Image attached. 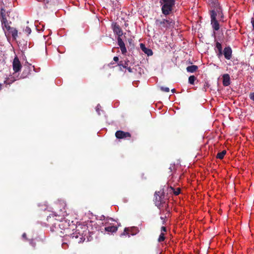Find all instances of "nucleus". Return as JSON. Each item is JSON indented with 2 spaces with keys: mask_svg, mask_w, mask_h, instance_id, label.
Masks as SVG:
<instances>
[{
  "mask_svg": "<svg viewBox=\"0 0 254 254\" xmlns=\"http://www.w3.org/2000/svg\"><path fill=\"white\" fill-rule=\"evenodd\" d=\"M165 189L164 187L159 191H156L154 193V202L155 205L159 209H161L165 207L167 212H169L168 205L167 204L168 198L165 195Z\"/></svg>",
  "mask_w": 254,
  "mask_h": 254,
  "instance_id": "nucleus-1",
  "label": "nucleus"
},
{
  "mask_svg": "<svg viewBox=\"0 0 254 254\" xmlns=\"http://www.w3.org/2000/svg\"><path fill=\"white\" fill-rule=\"evenodd\" d=\"M54 213L51 215L52 216L50 215L48 217L47 220L48 222H53L54 216L58 217V219L59 220L63 219L67 215L65 210V205L62 203L57 204Z\"/></svg>",
  "mask_w": 254,
  "mask_h": 254,
  "instance_id": "nucleus-2",
  "label": "nucleus"
},
{
  "mask_svg": "<svg viewBox=\"0 0 254 254\" xmlns=\"http://www.w3.org/2000/svg\"><path fill=\"white\" fill-rule=\"evenodd\" d=\"M57 222H55L52 224V226L54 227L55 229L57 228V226H58L61 230H63L65 231L66 233L65 235H67V233H69L70 232V230H74L75 225L73 223V221H71L70 223V221H67V220H59L57 219Z\"/></svg>",
  "mask_w": 254,
  "mask_h": 254,
  "instance_id": "nucleus-3",
  "label": "nucleus"
},
{
  "mask_svg": "<svg viewBox=\"0 0 254 254\" xmlns=\"http://www.w3.org/2000/svg\"><path fill=\"white\" fill-rule=\"evenodd\" d=\"M75 228H76L75 231L72 234H70L71 238H78V234L80 233L81 235V240L80 241H84L86 238H87L89 233L87 226L79 224L75 226Z\"/></svg>",
  "mask_w": 254,
  "mask_h": 254,
  "instance_id": "nucleus-4",
  "label": "nucleus"
},
{
  "mask_svg": "<svg viewBox=\"0 0 254 254\" xmlns=\"http://www.w3.org/2000/svg\"><path fill=\"white\" fill-rule=\"evenodd\" d=\"M155 25L159 30L164 31L171 27H174L175 22L171 18L168 19H163L162 20L156 19Z\"/></svg>",
  "mask_w": 254,
  "mask_h": 254,
  "instance_id": "nucleus-5",
  "label": "nucleus"
},
{
  "mask_svg": "<svg viewBox=\"0 0 254 254\" xmlns=\"http://www.w3.org/2000/svg\"><path fill=\"white\" fill-rule=\"evenodd\" d=\"M162 13L165 15H169L172 11L175 4V0H160Z\"/></svg>",
  "mask_w": 254,
  "mask_h": 254,
  "instance_id": "nucleus-6",
  "label": "nucleus"
},
{
  "mask_svg": "<svg viewBox=\"0 0 254 254\" xmlns=\"http://www.w3.org/2000/svg\"><path fill=\"white\" fill-rule=\"evenodd\" d=\"M218 14L215 10H211V22L213 28L217 31L219 29V24L216 19V16Z\"/></svg>",
  "mask_w": 254,
  "mask_h": 254,
  "instance_id": "nucleus-7",
  "label": "nucleus"
},
{
  "mask_svg": "<svg viewBox=\"0 0 254 254\" xmlns=\"http://www.w3.org/2000/svg\"><path fill=\"white\" fill-rule=\"evenodd\" d=\"M208 4L211 6L212 9L215 10L218 13V15L221 14V10L219 6L218 0H207Z\"/></svg>",
  "mask_w": 254,
  "mask_h": 254,
  "instance_id": "nucleus-8",
  "label": "nucleus"
},
{
  "mask_svg": "<svg viewBox=\"0 0 254 254\" xmlns=\"http://www.w3.org/2000/svg\"><path fill=\"white\" fill-rule=\"evenodd\" d=\"M111 26L114 33L117 35L118 37H121L123 35V30L118 24L113 22L112 23Z\"/></svg>",
  "mask_w": 254,
  "mask_h": 254,
  "instance_id": "nucleus-9",
  "label": "nucleus"
},
{
  "mask_svg": "<svg viewBox=\"0 0 254 254\" xmlns=\"http://www.w3.org/2000/svg\"><path fill=\"white\" fill-rule=\"evenodd\" d=\"M115 136L118 139H125L130 138L131 137V134L128 132L118 130L115 133Z\"/></svg>",
  "mask_w": 254,
  "mask_h": 254,
  "instance_id": "nucleus-10",
  "label": "nucleus"
},
{
  "mask_svg": "<svg viewBox=\"0 0 254 254\" xmlns=\"http://www.w3.org/2000/svg\"><path fill=\"white\" fill-rule=\"evenodd\" d=\"M12 66L13 69L15 72H17L21 70L22 65L17 56H16L13 60Z\"/></svg>",
  "mask_w": 254,
  "mask_h": 254,
  "instance_id": "nucleus-11",
  "label": "nucleus"
},
{
  "mask_svg": "<svg viewBox=\"0 0 254 254\" xmlns=\"http://www.w3.org/2000/svg\"><path fill=\"white\" fill-rule=\"evenodd\" d=\"M118 44L120 46L122 54H124L127 53V49L125 44L122 40L121 37H118Z\"/></svg>",
  "mask_w": 254,
  "mask_h": 254,
  "instance_id": "nucleus-12",
  "label": "nucleus"
},
{
  "mask_svg": "<svg viewBox=\"0 0 254 254\" xmlns=\"http://www.w3.org/2000/svg\"><path fill=\"white\" fill-rule=\"evenodd\" d=\"M222 53L224 55V57L226 59L229 60L231 59L232 55V50L230 47H225Z\"/></svg>",
  "mask_w": 254,
  "mask_h": 254,
  "instance_id": "nucleus-13",
  "label": "nucleus"
},
{
  "mask_svg": "<svg viewBox=\"0 0 254 254\" xmlns=\"http://www.w3.org/2000/svg\"><path fill=\"white\" fill-rule=\"evenodd\" d=\"M129 64V60L127 58H126L124 61H121L118 63V65L120 66L121 70H122V67L124 68L127 67Z\"/></svg>",
  "mask_w": 254,
  "mask_h": 254,
  "instance_id": "nucleus-14",
  "label": "nucleus"
},
{
  "mask_svg": "<svg viewBox=\"0 0 254 254\" xmlns=\"http://www.w3.org/2000/svg\"><path fill=\"white\" fill-rule=\"evenodd\" d=\"M140 48L147 56H149L153 55L152 51L151 49L146 48L143 44H140Z\"/></svg>",
  "mask_w": 254,
  "mask_h": 254,
  "instance_id": "nucleus-15",
  "label": "nucleus"
},
{
  "mask_svg": "<svg viewBox=\"0 0 254 254\" xmlns=\"http://www.w3.org/2000/svg\"><path fill=\"white\" fill-rule=\"evenodd\" d=\"M230 83V76L228 74H225L223 75V84L225 86H228Z\"/></svg>",
  "mask_w": 254,
  "mask_h": 254,
  "instance_id": "nucleus-16",
  "label": "nucleus"
},
{
  "mask_svg": "<svg viewBox=\"0 0 254 254\" xmlns=\"http://www.w3.org/2000/svg\"><path fill=\"white\" fill-rule=\"evenodd\" d=\"M105 230L108 233H115L118 230V227L115 226H108L105 227Z\"/></svg>",
  "mask_w": 254,
  "mask_h": 254,
  "instance_id": "nucleus-17",
  "label": "nucleus"
},
{
  "mask_svg": "<svg viewBox=\"0 0 254 254\" xmlns=\"http://www.w3.org/2000/svg\"><path fill=\"white\" fill-rule=\"evenodd\" d=\"M7 16H8V12H6L4 8H1L0 9V20L6 18Z\"/></svg>",
  "mask_w": 254,
  "mask_h": 254,
  "instance_id": "nucleus-18",
  "label": "nucleus"
},
{
  "mask_svg": "<svg viewBox=\"0 0 254 254\" xmlns=\"http://www.w3.org/2000/svg\"><path fill=\"white\" fill-rule=\"evenodd\" d=\"M215 48L218 51V53L217 54L218 57H220V56H222V55H223V53H222V48L221 44L219 42H217L216 43Z\"/></svg>",
  "mask_w": 254,
  "mask_h": 254,
  "instance_id": "nucleus-19",
  "label": "nucleus"
},
{
  "mask_svg": "<svg viewBox=\"0 0 254 254\" xmlns=\"http://www.w3.org/2000/svg\"><path fill=\"white\" fill-rule=\"evenodd\" d=\"M10 34L13 39L15 40L18 36V31L15 28H12L8 32Z\"/></svg>",
  "mask_w": 254,
  "mask_h": 254,
  "instance_id": "nucleus-20",
  "label": "nucleus"
},
{
  "mask_svg": "<svg viewBox=\"0 0 254 254\" xmlns=\"http://www.w3.org/2000/svg\"><path fill=\"white\" fill-rule=\"evenodd\" d=\"M198 66L195 65H190L187 67V71L189 72L193 73L196 71Z\"/></svg>",
  "mask_w": 254,
  "mask_h": 254,
  "instance_id": "nucleus-21",
  "label": "nucleus"
},
{
  "mask_svg": "<svg viewBox=\"0 0 254 254\" xmlns=\"http://www.w3.org/2000/svg\"><path fill=\"white\" fill-rule=\"evenodd\" d=\"M16 80L15 78L13 76H10L7 78L4 81V83L6 85H10Z\"/></svg>",
  "mask_w": 254,
  "mask_h": 254,
  "instance_id": "nucleus-22",
  "label": "nucleus"
},
{
  "mask_svg": "<svg viewBox=\"0 0 254 254\" xmlns=\"http://www.w3.org/2000/svg\"><path fill=\"white\" fill-rule=\"evenodd\" d=\"M226 154V151L223 150L222 151L217 153L216 157H217V158H219L220 159H222L224 158V157Z\"/></svg>",
  "mask_w": 254,
  "mask_h": 254,
  "instance_id": "nucleus-23",
  "label": "nucleus"
},
{
  "mask_svg": "<svg viewBox=\"0 0 254 254\" xmlns=\"http://www.w3.org/2000/svg\"><path fill=\"white\" fill-rule=\"evenodd\" d=\"M0 21L1 23V26H2V28L3 30H4V27H3L4 25L11 23V21H9V22L8 21L7 18L0 20Z\"/></svg>",
  "mask_w": 254,
  "mask_h": 254,
  "instance_id": "nucleus-24",
  "label": "nucleus"
},
{
  "mask_svg": "<svg viewBox=\"0 0 254 254\" xmlns=\"http://www.w3.org/2000/svg\"><path fill=\"white\" fill-rule=\"evenodd\" d=\"M166 188V190L165 189V192H167V193H173L174 194V188L172 187H165V189Z\"/></svg>",
  "mask_w": 254,
  "mask_h": 254,
  "instance_id": "nucleus-25",
  "label": "nucleus"
},
{
  "mask_svg": "<svg viewBox=\"0 0 254 254\" xmlns=\"http://www.w3.org/2000/svg\"><path fill=\"white\" fill-rule=\"evenodd\" d=\"M10 25V24H8L7 25L3 26L4 30H3L4 31L5 35H6V32L5 31V29L6 30V31L7 32H9L11 30V29L13 28V27H11Z\"/></svg>",
  "mask_w": 254,
  "mask_h": 254,
  "instance_id": "nucleus-26",
  "label": "nucleus"
},
{
  "mask_svg": "<svg viewBox=\"0 0 254 254\" xmlns=\"http://www.w3.org/2000/svg\"><path fill=\"white\" fill-rule=\"evenodd\" d=\"M196 77L194 75H191L189 77V83L191 85L194 84Z\"/></svg>",
  "mask_w": 254,
  "mask_h": 254,
  "instance_id": "nucleus-27",
  "label": "nucleus"
},
{
  "mask_svg": "<svg viewBox=\"0 0 254 254\" xmlns=\"http://www.w3.org/2000/svg\"><path fill=\"white\" fill-rule=\"evenodd\" d=\"M165 239V234L163 232H161V233L160 234V235L158 238V241L159 242H163L164 241Z\"/></svg>",
  "mask_w": 254,
  "mask_h": 254,
  "instance_id": "nucleus-28",
  "label": "nucleus"
},
{
  "mask_svg": "<svg viewBox=\"0 0 254 254\" xmlns=\"http://www.w3.org/2000/svg\"><path fill=\"white\" fill-rule=\"evenodd\" d=\"M129 228H125L124 232L121 234V236H123L126 235H129Z\"/></svg>",
  "mask_w": 254,
  "mask_h": 254,
  "instance_id": "nucleus-29",
  "label": "nucleus"
},
{
  "mask_svg": "<svg viewBox=\"0 0 254 254\" xmlns=\"http://www.w3.org/2000/svg\"><path fill=\"white\" fill-rule=\"evenodd\" d=\"M81 235L79 233L78 234V238H73V239L75 240V241L78 243L83 242L84 241H80L81 240Z\"/></svg>",
  "mask_w": 254,
  "mask_h": 254,
  "instance_id": "nucleus-30",
  "label": "nucleus"
},
{
  "mask_svg": "<svg viewBox=\"0 0 254 254\" xmlns=\"http://www.w3.org/2000/svg\"><path fill=\"white\" fill-rule=\"evenodd\" d=\"M24 31L28 35H29L31 32V30L29 27L26 26V28L24 29Z\"/></svg>",
  "mask_w": 254,
  "mask_h": 254,
  "instance_id": "nucleus-31",
  "label": "nucleus"
},
{
  "mask_svg": "<svg viewBox=\"0 0 254 254\" xmlns=\"http://www.w3.org/2000/svg\"><path fill=\"white\" fill-rule=\"evenodd\" d=\"M160 89L161 91H162L163 92H168L170 91L169 88L167 87L162 86L160 87Z\"/></svg>",
  "mask_w": 254,
  "mask_h": 254,
  "instance_id": "nucleus-32",
  "label": "nucleus"
},
{
  "mask_svg": "<svg viewBox=\"0 0 254 254\" xmlns=\"http://www.w3.org/2000/svg\"><path fill=\"white\" fill-rule=\"evenodd\" d=\"M180 191L181 189L180 188H177L176 190L174 189V194H175V195H178V194H180Z\"/></svg>",
  "mask_w": 254,
  "mask_h": 254,
  "instance_id": "nucleus-33",
  "label": "nucleus"
},
{
  "mask_svg": "<svg viewBox=\"0 0 254 254\" xmlns=\"http://www.w3.org/2000/svg\"><path fill=\"white\" fill-rule=\"evenodd\" d=\"M101 108V107L99 104H98L96 107V110L98 113V115H100V110Z\"/></svg>",
  "mask_w": 254,
  "mask_h": 254,
  "instance_id": "nucleus-34",
  "label": "nucleus"
},
{
  "mask_svg": "<svg viewBox=\"0 0 254 254\" xmlns=\"http://www.w3.org/2000/svg\"><path fill=\"white\" fill-rule=\"evenodd\" d=\"M175 169V165H171L169 169L170 170V173L172 172Z\"/></svg>",
  "mask_w": 254,
  "mask_h": 254,
  "instance_id": "nucleus-35",
  "label": "nucleus"
},
{
  "mask_svg": "<svg viewBox=\"0 0 254 254\" xmlns=\"http://www.w3.org/2000/svg\"><path fill=\"white\" fill-rule=\"evenodd\" d=\"M29 73V71H28L27 72V71H26V72H25V70H24V71H23L22 74V75H21L22 77V78H25V77H26L27 76V73Z\"/></svg>",
  "mask_w": 254,
  "mask_h": 254,
  "instance_id": "nucleus-36",
  "label": "nucleus"
},
{
  "mask_svg": "<svg viewBox=\"0 0 254 254\" xmlns=\"http://www.w3.org/2000/svg\"><path fill=\"white\" fill-rule=\"evenodd\" d=\"M166 218V216H165V217H162V216H161V217H160V219H161L162 220H163V222H162L163 224H165L166 223V220H165Z\"/></svg>",
  "mask_w": 254,
  "mask_h": 254,
  "instance_id": "nucleus-37",
  "label": "nucleus"
},
{
  "mask_svg": "<svg viewBox=\"0 0 254 254\" xmlns=\"http://www.w3.org/2000/svg\"><path fill=\"white\" fill-rule=\"evenodd\" d=\"M126 68H127V70H128V71L129 72L131 73V72H133V71H132V68L130 67V66H129V65L127 66V67H126Z\"/></svg>",
  "mask_w": 254,
  "mask_h": 254,
  "instance_id": "nucleus-38",
  "label": "nucleus"
},
{
  "mask_svg": "<svg viewBox=\"0 0 254 254\" xmlns=\"http://www.w3.org/2000/svg\"><path fill=\"white\" fill-rule=\"evenodd\" d=\"M161 231L162 232L164 233V232H167V229L164 226H162L161 227Z\"/></svg>",
  "mask_w": 254,
  "mask_h": 254,
  "instance_id": "nucleus-39",
  "label": "nucleus"
},
{
  "mask_svg": "<svg viewBox=\"0 0 254 254\" xmlns=\"http://www.w3.org/2000/svg\"><path fill=\"white\" fill-rule=\"evenodd\" d=\"M250 97L251 99L254 101V92L250 94Z\"/></svg>",
  "mask_w": 254,
  "mask_h": 254,
  "instance_id": "nucleus-40",
  "label": "nucleus"
},
{
  "mask_svg": "<svg viewBox=\"0 0 254 254\" xmlns=\"http://www.w3.org/2000/svg\"><path fill=\"white\" fill-rule=\"evenodd\" d=\"M113 60L116 62H119V59L118 57H114L113 58Z\"/></svg>",
  "mask_w": 254,
  "mask_h": 254,
  "instance_id": "nucleus-41",
  "label": "nucleus"
},
{
  "mask_svg": "<svg viewBox=\"0 0 254 254\" xmlns=\"http://www.w3.org/2000/svg\"><path fill=\"white\" fill-rule=\"evenodd\" d=\"M30 244L33 247H35V243L33 241H31Z\"/></svg>",
  "mask_w": 254,
  "mask_h": 254,
  "instance_id": "nucleus-42",
  "label": "nucleus"
},
{
  "mask_svg": "<svg viewBox=\"0 0 254 254\" xmlns=\"http://www.w3.org/2000/svg\"><path fill=\"white\" fill-rule=\"evenodd\" d=\"M252 24L253 27V29H254V18L252 19Z\"/></svg>",
  "mask_w": 254,
  "mask_h": 254,
  "instance_id": "nucleus-43",
  "label": "nucleus"
},
{
  "mask_svg": "<svg viewBox=\"0 0 254 254\" xmlns=\"http://www.w3.org/2000/svg\"><path fill=\"white\" fill-rule=\"evenodd\" d=\"M22 237L24 238H26V234L25 233H23V235H22Z\"/></svg>",
  "mask_w": 254,
  "mask_h": 254,
  "instance_id": "nucleus-44",
  "label": "nucleus"
},
{
  "mask_svg": "<svg viewBox=\"0 0 254 254\" xmlns=\"http://www.w3.org/2000/svg\"><path fill=\"white\" fill-rule=\"evenodd\" d=\"M171 92H172V93H175V92H176V89H175V88L172 89L171 90Z\"/></svg>",
  "mask_w": 254,
  "mask_h": 254,
  "instance_id": "nucleus-45",
  "label": "nucleus"
},
{
  "mask_svg": "<svg viewBox=\"0 0 254 254\" xmlns=\"http://www.w3.org/2000/svg\"><path fill=\"white\" fill-rule=\"evenodd\" d=\"M2 84L0 83V91L2 89Z\"/></svg>",
  "mask_w": 254,
  "mask_h": 254,
  "instance_id": "nucleus-46",
  "label": "nucleus"
}]
</instances>
